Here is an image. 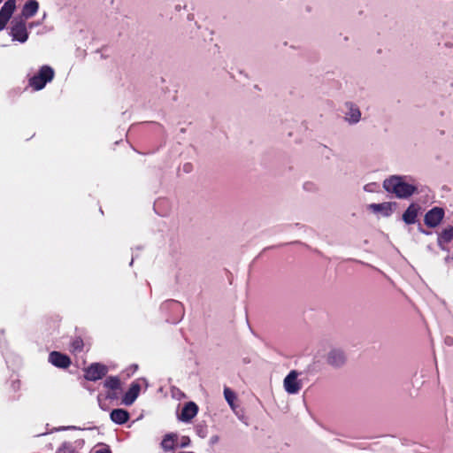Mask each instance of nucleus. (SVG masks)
Masks as SVG:
<instances>
[{
  "label": "nucleus",
  "mask_w": 453,
  "mask_h": 453,
  "mask_svg": "<svg viewBox=\"0 0 453 453\" xmlns=\"http://www.w3.org/2000/svg\"><path fill=\"white\" fill-rule=\"evenodd\" d=\"M344 354L337 349H333L328 353L327 362L329 365L334 366H341L345 363Z\"/></svg>",
  "instance_id": "ddd939ff"
},
{
  "label": "nucleus",
  "mask_w": 453,
  "mask_h": 453,
  "mask_svg": "<svg viewBox=\"0 0 453 453\" xmlns=\"http://www.w3.org/2000/svg\"><path fill=\"white\" fill-rule=\"evenodd\" d=\"M96 453H111V452L109 449H103L96 450Z\"/></svg>",
  "instance_id": "5701e85b"
},
{
  "label": "nucleus",
  "mask_w": 453,
  "mask_h": 453,
  "mask_svg": "<svg viewBox=\"0 0 453 453\" xmlns=\"http://www.w3.org/2000/svg\"><path fill=\"white\" fill-rule=\"evenodd\" d=\"M110 418L112 422L118 425H123L129 420L130 414L124 409H114L111 411Z\"/></svg>",
  "instance_id": "f8f14e48"
},
{
  "label": "nucleus",
  "mask_w": 453,
  "mask_h": 453,
  "mask_svg": "<svg viewBox=\"0 0 453 453\" xmlns=\"http://www.w3.org/2000/svg\"><path fill=\"white\" fill-rule=\"evenodd\" d=\"M370 207L375 212H379V211H388L390 210V203H372L370 205Z\"/></svg>",
  "instance_id": "412c9836"
},
{
  "label": "nucleus",
  "mask_w": 453,
  "mask_h": 453,
  "mask_svg": "<svg viewBox=\"0 0 453 453\" xmlns=\"http://www.w3.org/2000/svg\"><path fill=\"white\" fill-rule=\"evenodd\" d=\"M177 440H178V436L176 434H173V433L166 434L161 441L162 449L165 451H171V450L174 449Z\"/></svg>",
  "instance_id": "2eb2a0df"
},
{
  "label": "nucleus",
  "mask_w": 453,
  "mask_h": 453,
  "mask_svg": "<svg viewBox=\"0 0 453 453\" xmlns=\"http://www.w3.org/2000/svg\"><path fill=\"white\" fill-rule=\"evenodd\" d=\"M189 167H190V165H184V170H185L186 172H188V171H189Z\"/></svg>",
  "instance_id": "b1692460"
},
{
  "label": "nucleus",
  "mask_w": 453,
  "mask_h": 453,
  "mask_svg": "<svg viewBox=\"0 0 453 453\" xmlns=\"http://www.w3.org/2000/svg\"><path fill=\"white\" fill-rule=\"evenodd\" d=\"M54 70L49 65H43L40 68L37 74H35L29 79V85L35 90L42 89L47 82H50L54 78Z\"/></svg>",
  "instance_id": "f03ea898"
},
{
  "label": "nucleus",
  "mask_w": 453,
  "mask_h": 453,
  "mask_svg": "<svg viewBox=\"0 0 453 453\" xmlns=\"http://www.w3.org/2000/svg\"><path fill=\"white\" fill-rule=\"evenodd\" d=\"M84 342L81 336H76L71 342V351L73 353H81L83 350Z\"/></svg>",
  "instance_id": "a211bd4d"
},
{
  "label": "nucleus",
  "mask_w": 453,
  "mask_h": 453,
  "mask_svg": "<svg viewBox=\"0 0 453 453\" xmlns=\"http://www.w3.org/2000/svg\"><path fill=\"white\" fill-rule=\"evenodd\" d=\"M63 453H75V452H74V451H73V450H69V451H65V452H63Z\"/></svg>",
  "instance_id": "393cba45"
},
{
  "label": "nucleus",
  "mask_w": 453,
  "mask_h": 453,
  "mask_svg": "<svg viewBox=\"0 0 453 453\" xmlns=\"http://www.w3.org/2000/svg\"><path fill=\"white\" fill-rule=\"evenodd\" d=\"M453 240V226H449L445 228L441 234L439 235L438 242L441 243V242L445 243H449Z\"/></svg>",
  "instance_id": "f3484780"
},
{
  "label": "nucleus",
  "mask_w": 453,
  "mask_h": 453,
  "mask_svg": "<svg viewBox=\"0 0 453 453\" xmlns=\"http://www.w3.org/2000/svg\"><path fill=\"white\" fill-rule=\"evenodd\" d=\"M16 9L15 0H7L0 9V31L4 30Z\"/></svg>",
  "instance_id": "423d86ee"
},
{
  "label": "nucleus",
  "mask_w": 453,
  "mask_h": 453,
  "mask_svg": "<svg viewBox=\"0 0 453 453\" xmlns=\"http://www.w3.org/2000/svg\"><path fill=\"white\" fill-rule=\"evenodd\" d=\"M39 9V4L36 0H27L22 8V16L25 19L31 18L35 15Z\"/></svg>",
  "instance_id": "4468645a"
},
{
  "label": "nucleus",
  "mask_w": 453,
  "mask_h": 453,
  "mask_svg": "<svg viewBox=\"0 0 453 453\" xmlns=\"http://www.w3.org/2000/svg\"><path fill=\"white\" fill-rule=\"evenodd\" d=\"M141 390V386L139 383L133 382L129 388V389L125 393L122 397V403L125 405H131L138 397Z\"/></svg>",
  "instance_id": "9b49d317"
},
{
  "label": "nucleus",
  "mask_w": 453,
  "mask_h": 453,
  "mask_svg": "<svg viewBox=\"0 0 453 453\" xmlns=\"http://www.w3.org/2000/svg\"><path fill=\"white\" fill-rule=\"evenodd\" d=\"M444 214V210L442 208L434 207L426 213L424 219L425 224L428 227H435L441 222Z\"/></svg>",
  "instance_id": "0eeeda50"
},
{
  "label": "nucleus",
  "mask_w": 453,
  "mask_h": 453,
  "mask_svg": "<svg viewBox=\"0 0 453 453\" xmlns=\"http://www.w3.org/2000/svg\"><path fill=\"white\" fill-rule=\"evenodd\" d=\"M383 188L389 193H393L398 198H408L417 191V187L405 182L402 176L393 175L386 179Z\"/></svg>",
  "instance_id": "f257e3e1"
},
{
  "label": "nucleus",
  "mask_w": 453,
  "mask_h": 453,
  "mask_svg": "<svg viewBox=\"0 0 453 453\" xmlns=\"http://www.w3.org/2000/svg\"><path fill=\"white\" fill-rule=\"evenodd\" d=\"M180 453H194L192 451H185V452H180Z\"/></svg>",
  "instance_id": "a878e982"
},
{
  "label": "nucleus",
  "mask_w": 453,
  "mask_h": 453,
  "mask_svg": "<svg viewBox=\"0 0 453 453\" xmlns=\"http://www.w3.org/2000/svg\"><path fill=\"white\" fill-rule=\"evenodd\" d=\"M49 362L58 368L66 369L71 364V358L61 352L52 351L49 355Z\"/></svg>",
  "instance_id": "1a4fd4ad"
},
{
  "label": "nucleus",
  "mask_w": 453,
  "mask_h": 453,
  "mask_svg": "<svg viewBox=\"0 0 453 453\" xmlns=\"http://www.w3.org/2000/svg\"><path fill=\"white\" fill-rule=\"evenodd\" d=\"M418 216V208L411 203L403 214V219L406 224H414Z\"/></svg>",
  "instance_id": "dca6fc26"
},
{
  "label": "nucleus",
  "mask_w": 453,
  "mask_h": 453,
  "mask_svg": "<svg viewBox=\"0 0 453 453\" xmlns=\"http://www.w3.org/2000/svg\"><path fill=\"white\" fill-rule=\"evenodd\" d=\"M224 396L228 404L233 408L234 401L236 398V395L234 391H232L229 388H225L224 389Z\"/></svg>",
  "instance_id": "aec40b11"
},
{
  "label": "nucleus",
  "mask_w": 453,
  "mask_h": 453,
  "mask_svg": "<svg viewBox=\"0 0 453 453\" xmlns=\"http://www.w3.org/2000/svg\"><path fill=\"white\" fill-rule=\"evenodd\" d=\"M198 412V406L194 402H188L182 407L179 419L183 422H189Z\"/></svg>",
  "instance_id": "9d476101"
},
{
  "label": "nucleus",
  "mask_w": 453,
  "mask_h": 453,
  "mask_svg": "<svg viewBox=\"0 0 453 453\" xmlns=\"http://www.w3.org/2000/svg\"><path fill=\"white\" fill-rule=\"evenodd\" d=\"M189 442H190L189 438L188 436H184L181 439V443L180 446V448H185L189 444Z\"/></svg>",
  "instance_id": "4be33fe9"
},
{
  "label": "nucleus",
  "mask_w": 453,
  "mask_h": 453,
  "mask_svg": "<svg viewBox=\"0 0 453 453\" xmlns=\"http://www.w3.org/2000/svg\"><path fill=\"white\" fill-rule=\"evenodd\" d=\"M108 369L106 365L94 363L85 369L84 377L87 380L96 381L102 379L107 373Z\"/></svg>",
  "instance_id": "20e7f679"
},
{
  "label": "nucleus",
  "mask_w": 453,
  "mask_h": 453,
  "mask_svg": "<svg viewBox=\"0 0 453 453\" xmlns=\"http://www.w3.org/2000/svg\"><path fill=\"white\" fill-rule=\"evenodd\" d=\"M11 35L14 40L25 42L28 38L26 23L22 19H16L12 21Z\"/></svg>",
  "instance_id": "39448f33"
},
{
  "label": "nucleus",
  "mask_w": 453,
  "mask_h": 453,
  "mask_svg": "<svg viewBox=\"0 0 453 453\" xmlns=\"http://www.w3.org/2000/svg\"><path fill=\"white\" fill-rule=\"evenodd\" d=\"M3 0H0V4L2 3Z\"/></svg>",
  "instance_id": "bb28decb"
},
{
  "label": "nucleus",
  "mask_w": 453,
  "mask_h": 453,
  "mask_svg": "<svg viewBox=\"0 0 453 453\" xmlns=\"http://www.w3.org/2000/svg\"><path fill=\"white\" fill-rule=\"evenodd\" d=\"M298 372L291 371L284 379V388L288 394H296L301 389V383L297 380Z\"/></svg>",
  "instance_id": "6e6552de"
},
{
  "label": "nucleus",
  "mask_w": 453,
  "mask_h": 453,
  "mask_svg": "<svg viewBox=\"0 0 453 453\" xmlns=\"http://www.w3.org/2000/svg\"><path fill=\"white\" fill-rule=\"evenodd\" d=\"M105 397L109 400H118L123 393L122 384L119 377L110 376L104 382Z\"/></svg>",
  "instance_id": "7ed1b4c3"
},
{
  "label": "nucleus",
  "mask_w": 453,
  "mask_h": 453,
  "mask_svg": "<svg viewBox=\"0 0 453 453\" xmlns=\"http://www.w3.org/2000/svg\"><path fill=\"white\" fill-rule=\"evenodd\" d=\"M348 119L349 122L357 123L359 121L361 117V112L358 108L354 107L352 104H349V112Z\"/></svg>",
  "instance_id": "6ab92c4d"
}]
</instances>
